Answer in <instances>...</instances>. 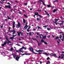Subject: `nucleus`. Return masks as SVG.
I'll list each match as a JSON object with an SVG mask.
<instances>
[{
  "mask_svg": "<svg viewBox=\"0 0 64 64\" xmlns=\"http://www.w3.org/2000/svg\"><path fill=\"white\" fill-rule=\"evenodd\" d=\"M40 42H42V43H43V42H44V43L45 41H44V40H41Z\"/></svg>",
  "mask_w": 64,
  "mask_h": 64,
  "instance_id": "nucleus-27",
  "label": "nucleus"
},
{
  "mask_svg": "<svg viewBox=\"0 0 64 64\" xmlns=\"http://www.w3.org/2000/svg\"><path fill=\"white\" fill-rule=\"evenodd\" d=\"M55 20V22L53 21V23H56V19L54 20Z\"/></svg>",
  "mask_w": 64,
  "mask_h": 64,
  "instance_id": "nucleus-40",
  "label": "nucleus"
},
{
  "mask_svg": "<svg viewBox=\"0 0 64 64\" xmlns=\"http://www.w3.org/2000/svg\"><path fill=\"white\" fill-rule=\"evenodd\" d=\"M49 59H50V58H49V57H48L47 58V60H49Z\"/></svg>",
  "mask_w": 64,
  "mask_h": 64,
  "instance_id": "nucleus-35",
  "label": "nucleus"
},
{
  "mask_svg": "<svg viewBox=\"0 0 64 64\" xmlns=\"http://www.w3.org/2000/svg\"><path fill=\"white\" fill-rule=\"evenodd\" d=\"M12 11H14V12H15V10L14 11V10H12V9L10 11L11 12H12Z\"/></svg>",
  "mask_w": 64,
  "mask_h": 64,
  "instance_id": "nucleus-37",
  "label": "nucleus"
},
{
  "mask_svg": "<svg viewBox=\"0 0 64 64\" xmlns=\"http://www.w3.org/2000/svg\"><path fill=\"white\" fill-rule=\"evenodd\" d=\"M10 39L12 40H13L14 39V38L13 37H10Z\"/></svg>",
  "mask_w": 64,
  "mask_h": 64,
  "instance_id": "nucleus-34",
  "label": "nucleus"
},
{
  "mask_svg": "<svg viewBox=\"0 0 64 64\" xmlns=\"http://www.w3.org/2000/svg\"><path fill=\"white\" fill-rule=\"evenodd\" d=\"M58 24H59V25H62V23H58Z\"/></svg>",
  "mask_w": 64,
  "mask_h": 64,
  "instance_id": "nucleus-47",
  "label": "nucleus"
},
{
  "mask_svg": "<svg viewBox=\"0 0 64 64\" xmlns=\"http://www.w3.org/2000/svg\"><path fill=\"white\" fill-rule=\"evenodd\" d=\"M18 51H20V52H21V51H22V50L20 49Z\"/></svg>",
  "mask_w": 64,
  "mask_h": 64,
  "instance_id": "nucleus-62",
  "label": "nucleus"
},
{
  "mask_svg": "<svg viewBox=\"0 0 64 64\" xmlns=\"http://www.w3.org/2000/svg\"><path fill=\"white\" fill-rule=\"evenodd\" d=\"M24 49V50H26V48L24 46H22V48H20V50H21V49Z\"/></svg>",
  "mask_w": 64,
  "mask_h": 64,
  "instance_id": "nucleus-5",
  "label": "nucleus"
},
{
  "mask_svg": "<svg viewBox=\"0 0 64 64\" xmlns=\"http://www.w3.org/2000/svg\"><path fill=\"white\" fill-rule=\"evenodd\" d=\"M5 1V0H3V1L2 2H1V3L2 4H3V1Z\"/></svg>",
  "mask_w": 64,
  "mask_h": 64,
  "instance_id": "nucleus-21",
  "label": "nucleus"
},
{
  "mask_svg": "<svg viewBox=\"0 0 64 64\" xmlns=\"http://www.w3.org/2000/svg\"><path fill=\"white\" fill-rule=\"evenodd\" d=\"M27 3H25L24 4L25 5H27Z\"/></svg>",
  "mask_w": 64,
  "mask_h": 64,
  "instance_id": "nucleus-55",
  "label": "nucleus"
},
{
  "mask_svg": "<svg viewBox=\"0 0 64 64\" xmlns=\"http://www.w3.org/2000/svg\"><path fill=\"white\" fill-rule=\"evenodd\" d=\"M57 42L58 43V44H59V43H60V42H59V41H57Z\"/></svg>",
  "mask_w": 64,
  "mask_h": 64,
  "instance_id": "nucleus-59",
  "label": "nucleus"
},
{
  "mask_svg": "<svg viewBox=\"0 0 64 64\" xmlns=\"http://www.w3.org/2000/svg\"><path fill=\"white\" fill-rule=\"evenodd\" d=\"M19 14H20V15H22V14L20 12L19 13Z\"/></svg>",
  "mask_w": 64,
  "mask_h": 64,
  "instance_id": "nucleus-56",
  "label": "nucleus"
},
{
  "mask_svg": "<svg viewBox=\"0 0 64 64\" xmlns=\"http://www.w3.org/2000/svg\"><path fill=\"white\" fill-rule=\"evenodd\" d=\"M45 44H46V45H47V44H48V43L47 42H44Z\"/></svg>",
  "mask_w": 64,
  "mask_h": 64,
  "instance_id": "nucleus-33",
  "label": "nucleus"
},
{
  "mask_svg": "<svg viewBox=\"0 0 64 64\" xmlns=\"http://www.w3.org/2000/svg\"><path fill=\"white\" fill-rule=\"evenodd\" d=\"M26 55H30V54L29 53L27 54V53H26Z\"/></svg>",
  "mask_w": 64,
  "mask_h": 64,
  "instance_id": "nucleus-28",
  "label": "nucleus"
},
{
  "mask_svg": "<svg viewBox=\"0 0 64 64\" xmlns=\"http://www.w3.org/2000/svg\"><path fill=\"white\" fill-rule=\"evenodd\" d=\"M8 8H9V9H11V6L8 5Z\"/></svg>",
  "mask_w": 64,
  "mask_h": 64,
  "instance_id": "nucleus-22",
  "label": "nucleus"
},
{
  "mask_svg": "<svg viewBox=\"0 0 64 64\" xmlns=\"http://www.w3.org/2000/svg\"><path fill=\"white\" fill-rule=\"evenodd\" d=\"M46 14H47V16H48L49 17H50V15H49V14H48V13Z\"/></svg>",
  "mask_w": 64,
  "mask_h": 64,
  "instance_id": "nucleus-39",
  "label": "nucleus"
},
{
  "mask_svg": "<svg viewBox=\"0 0 64 64\" xmlns=\"http://www.w3.org/2000/svg\"><path fill=\"white\" fill-rule=\"evenodd\" d=\"M36 51L37 52H39V50H36Z\"/></svg>",
  "mask_w": 64,
  "mask_h": 64,
  "instance_id": "nucleus-48",
  "label": "nucleus"
},
{
  "mask_svg": "<svg viewBox=\"0 0 64 64\" xmlns=\"http://www.w3.org/2000/svg\"><path fill=\"white\" fill-rule=\"evenodd\" d=\"M60 18H61V19H62V18H63V17H62V16H61L60 17Z\"/></svg>",
  "mask_w": 64,
  "mask_h": 64,
  "instance_id": "nucleus-63",
  "label": "nucleus"
},
{
  "mask_svg": "<svg viewBox=\"0 0 64 64\" xmlns=\"http://www.w3.org/2000/svg\"><path fill=\"white\" fill-rule=\"evenodd\" d=\"M15 21H14L13 24V25H15Z\"/></svg>",
  "mask_w": 64,
  "mask_h": 64,
  "instance_id": "nucleus-44",
  "label": "nucleus"
},
{
  "mask_svg": "<svg viewBox=\"0 0 64 64\" xmlns=\"http://www.w3.org/2000/svg\"><path fill=\"white\" fill-rule=\"evenodd\" d=\"M37 35H39L40 36V34H39V32L36 33Z\"/></svg>",
  "mask_w": 64,
  "mask_h": 64,
  "instance_id": "nucleus-53",
  "label": "nucleus"
},
{
  "mask_svg": "<svg viewBox=\"0 0 64 64\" xmlns=\"http://www.w3.org/2000/svg\"><path fill=\"white\" fill-rule=\"evenodd\" d=\"M58 0H56L54 1V3H55V2H58Z\"/></svg>",
  "mask_w": 64,
  "mask_h": 64,
  "instance_id": "nucleus-38",
  "label": "nucleus"
},
{
  "mask_svg": "<svg viewBox=\"0 0 64 64\" xmlns=\"http://www.w3.org/2000/svg\"><path fill=\"white\" fill-rule=\"evenodd\" d=\"M7 18H8V20H9V19H10V20H11V18L9 17V16H7Z\"/></svg>",
  "mask_w": 64,
  "mask_h": 64,
  "instance_id": "nucleus-18",
  "label": "nucleus"
},
{
  "mask_svg": "<svg viewBox=\"0 0 64 64\" xmlns=\"http://www.w3.org/2000/svg\"><path fill=\"white\" fill-rule=\"evenodd\" d=\"M32 35H34V33L33 32H32Z\"/></svg>",
  "mask_w": 64,
  "mask_h": 64,
  "instance_id": "nucleus-57",
  "label": "nucleus"
},
{
  "mask_svg": "<svg viewBox=\"0 0 64 64\" xmlns=\"http://www.w3.org/2000/svg\"><path fill=\"white\" fill-rule=\"evenodd\" d=\"M50 64V62L49 61H48L47 62V63H46V64Z\"/></svg>",
  "mask_w": 64,
  "mask_h": 64,
  "instance_id": "nucleus-15",
  "label": "nucleus"
},
{
  "mask_svg": "<svg viewBox=\"0 0 64 64\" xmlns=\"http://www.w3.org/2000/svg\"><path fill=\"white\" fill-rule=\"evenodd\" d=\"M10 50L11 51H12L13 50V48H10Z\"/></svg>",
  "mask_w": 64,
  "mask_h": 64,
  "instance_id": "nucleus-51",
  "label": "nucleus"
},
{
  "mask_svg": "<svg viewBox=\"0 0 64 64\" xmlns=\"http://www.w3.org/2000/svg\"><path fill=\"white\" fill-rule=\"evenodd\" d=\"M47 30H48V31L50 30V28H47Z\"/></svg>",
  "mask_w": 64,
  "mask_h": 64,
  "instance_id": "nucleus-42",
  "label": "nucleus"
},
{
  "mask_svg": "<svg viewBox=\"0 0 64 64\" xmlns=\"http://www.w3.org/2000/svg\"><path fill=\"white\" fill-rule=\"evenodd\" d=\"M56 55V54H54L52 53L51 54H50V56H54V55Z\"/></svg>",
  "mask_w": 64,
  "mask_h": 64,
  "instance_id": "nucleus-10",
  "label": "nucleus"
},
{
  "mask_svg": "<svg viewBox=\"0 0 64 64\" xmlns=\"http://www.w3.org/2000/svg\"><path fill=\"white\" fill-rule=\"evenodd\" d=\"M54 56H55V57H56V58H58V56H57L56 55H54Z\"/></svg>",
  "mask_w": 64,
  "mask_h": 64,
  "instance_id": "nucleus-46",
  "label": "nucleus"
},
{
  "mask_svg": "<svg viewBox=\"0 0 64 64\" xmlns=\"http://www.w3.org/2000/svg\"><path fill=\"white\" fill-rule=\"evenodd\" d=\"M22 11H24V12H26V11L24 10H22Z\"/></svg>",
  "mask_w": 64,
  "mask_h": 64,
  "instance_id": "nucleus-61",
  "label": "nucleus"
},
{
  "mask_svg": "<svg viewBox=\"0 0 64 64\" xmlns=\"http://www.w3.org/2000/svg\"><path fill=\"white\" fill-rule=\"evenodd\" d=\"M26 26H24V28H26V27H28V25H27V24H26Z\"/></svg>",
  "mask_w": 64,
  "mask_h": 64,
  "instance_id": "nucleus-25",
  "label": "nucleus"
},
{
  "mask_svg": "<svg viewBox=\"0 0 64 64\" xmlns=\"http://www.w3.org/2000/svg\"><path fill=\"white\" fill-rule=\"evenodd\" d=\"M20 58V57H16V58L15 59H16V60H17V61H18V60H19V59Z\"/></svg>",
  "mask_w": 64,
  "mask_h": 64,
  "instance_id": "nucleus-8",
  "label": "nucleus"
},
{
  "mask_svg": "<svg viewBox=\"0 0 64 64\" xmlns=\"http://www.w3.org/2000/svg\"><path fill=\"white\" fill-rule=\"evenodd\" d=\"M34 14L35 15L34 16V18H36V17H35V15H36V16H39L40 17H41V18H43V17L42 16H40V14H38V12L35 13Z\"/></svg>",
  "mask_w": 64,
  "mask_h": 64,
  "instance_id": "nucleus-2",
  "label": "nucleus"
},
{
  "mask_svg": "<svg viewBox=\"0 0 64 64\" xmlns=\"http://www.w3.org/2000/svg\"><path fill=\"white\" fill-rule=\"evenodd\" d=\"M29 35H30V36H32V35L31 34V32H30L29 33Z\"/></svg>",
  "mask_w": 64,
  "mask_h": 64,
  "instance_id": "nucleus-41",
  "label": "nucleus"
},
{
  "mask_svg": "<svg viewBox=\"0 0 64 64\" xmlns=\"http://www.w3.org/2000/svg\"><path fill=\"white\" fill-rule=\"evenodd\" d=\"M63 33H64V32H60V34H63Z\"/></svg>",
  "mask_w": 64,
  "mask_h": 64,
  "instance_id": "nucleus-58",
  "label": "nucleus"
},
{
  "mask_svg": "<svg viewBox=\"0 0 64 64\" xmlns=\"http://www.w3.org/2000/svg\"><path fill=\"white\" fill-rule=\"evenodd\" d=\"M57 11V10L55 9L54 10H53V12L54 13L56 12Z\"/></svg>",
  "mask_w": 64,
  "mask_h": 64,
  "instance_id": "nucleus-17",
  "label": "nucleus"
},
{
  "mask_svg": "<svg viewBox=\"0 0 64 64\" xmlns=\"http://www.w3.org/2000/svg\"><path fill=\"white\" fill-rule=\"evenodd\" d=\"M43 50H38V52H43Z\"/></svg>",
  "mask_w": 64,
  "mask_h": 64,
  "instance_id": "nucleus-11",
  "label": "nucleus"
},
{
  "mask_svg": "<svg viewBox=\"0 0 64 64\" xmlns=\"http://www.w3.org/2000/svg\"><path fill=\"white\" fill-rule=\"evenodd\" d=\"M62 35L63 36V38L62 39V41H64V34H62Z\"/></svg>",
  "mask_w": 64,
  "mask_h": 64,
  "instance_id": "nucleus-9",
  "label": "nucleus"
},
{
  "mask_svg": "<svg viewBox=\"0 0 64 64\" xmlns=\"http://www.w3.org/2000/svg\"><path fill=\"white\" fill-rule=\"evenodd\" d=\"M24 17H26V18H28V16L27 15H25V14H24Z\"/></svg>",
  "mask_w": 64,
  "mask_h": 64,
  "instance_id": "nucleus-19",
  "label": "nucleus"
},
{
  "mask_svg": "<svg viewBox=\"0 0 64 64\" xmlns=\"http://www.w3.org/2000/svg\"><path fill=\"white\" fill-rule=\"evenodd\" d=\"M23 22L24 23H26V20L24 19H23Z\"/></svg>",
  "mask_w": 64,
  "mask_h": 64,
  "instance_id": "nucleus-12",
  "label": "nucleus"
},
{
  "mask_svg": "<svg viewBox=\"0 0 64 64\" xmlns=\"http://www.w3.org/2000/svg\"><path fill=\"white\" fill-rule=\"evenodd\" d=\"M13 26L12 27L13 28V29H14V28H15V25L14 24H13Z\"/></svg>",
  "mask_w": 64,
  "mask_h": 64,
  "instance_id": "nucleus-16",
  "label": "nucleus"
},
{
  "mask_svg": "<svg viewBox=\"0 0 64 64\" xmlns=\"http://www.w3.org/2000/svg\"><path fill=\"white\" fill-rule=\"evenodd\" d=\"M3 26H0V28H3Z\"/></svg>",
  "mask_w": 64,
  "mask_h": 64,
  "instance_id": "nucleus-64",
  "label": "nucleus"
},
{
  "mask_svg": "<svg viewBox=\"0 0 64 64\" xmlns=\"http://www.w3.org/2000/svg\"><path fill=\"white\" fill-rule=\"evenodd\" d=\"M42 2L43 5H44V6H46V4H45V3H44V2Z\"/></svg>",
  "mask_w": 64,
  "mask_h": 64,
  "instance_id": "nucleus-24",
  "label": "nucleus"
},
{
  "mask_svg": "<svg viewBox=\"0 0 64 64\" xmlns=\"http://www.w3.org/2000/svg\"><path fill=\"white\" fill-rule=\"evenodd\" d=\"M29 49L30 51H34V49L32 48V46H31L30 48Z\"/></svg>",
  "mask_w": 64,
  "mask_h": 64,
  "instance_id": "nucleus-6",
  "label": "nucleus"
},
{
  "mask_svg": "<svg viewBox=\"0 0 64 64\" xmlns=\"http://www.w3.org/2000/svg\"><path fill=\"white\" fill-rule=\"evenodd\" d=\"M26 55V53H25L22 54V56H23V55Z\"/></svg>",
  "mask_w": 64,
  "mask_h": 64,
  "instance_id": "nucleus-54",
  "label": "nucleus"
},
{
  "mask_svg": "<svg viewBox=\"0 0 64 64\" xmlns=\"http://www.w3.org/2000/svg\"><path fill=\"white\" fill-rule=\"evenodd\" d=\"M8 32H13L12 33V34H15L16 32V31H15V30H12L11 31L8 30Z\"/></svg>",
  "mask_w": 64,
  "mask_h": 64,
  "instance_id": "nucleus-3",
  "label": "nucleus"
},
{
  "mask_svg": "<svg viewBox=\"0 0 64 64\" xmlns=\"http://www.w3.org/2000/svg\"><path fill=\"white\" fill-rule=\"evenodd\" d=\"M21 25V24H20V23H19V22H18V25L17 26V27H18V28H19L20 27V25Z\"/></svg>",
  "mask_w": 64,
  "mask_h": 64,
  "instance_id": "nucleus-4",
  "label": "nucleus"
},
{
  "mask_svg": "<svg viewBox=\"0 0 64 64\" xmlns=\"http://www.w3.org/2000/svg\"><path fill=\"white\" fill-rule=\"evenodd\" d=\"M46 36H43V39H45V38H46Z\"/></svg>",
  "mask_w": 64,
  "mask_h": 64,
  "instance_id": "nucleus-23",
  "label": "nucleus"
},
{
  "mask_svg": "<svg viewBox=\"0 0 64 64\" xmlns=\"http://www.w3.org/2000/svg\"><path fill=\"white\" fill-rule=\"evenodd\" d=\"M37 11H38L39 12H41V10H38Z\"/></svg>",
  "mask_w": 64,
  "mask_h": 64,
  "instance_id": "nucleus-50",
  "label": "nucleus"
},
{
  "mask_svg": "<svg viewBox=\"0 0 64 64\" xmlns=\"http://www.w3.org/2000/svg\"><path fill=\"white\" fill-rule=\"evenodd\" d=\"M47 6L48 8H49L50 7H51V6H50V4H48L47 5Z\"/></svg>",
  "mask_w": 64,
  "mask_h": 64,
  "instance_id": "nucleus-14",
  "label": "nucleus"
},
{
  "mask_svg": "<svg viewBox=\"0 0 64 64\" xmlns=\"http://www.w3.org/2000/svg\"><path fill=\"white\" fill-rule=\"evenodd\" d=\"M42 54H44V55H47V52H45V53H43Z\"/></svg>",
  "mask_w": 64,
  "mask_h": 64,
  "instance_id": "nucleus-26",
  "label": "nucleus"
},
{
  "mask_svg": "<svg viewBox=\"0 0 64 64\" xmlns=\"http://www.w3.org/2000/svg\"><path fill=\"white\" fill-rule=\"evenodd\" d=\"M45 13H46V14L48 13V12H47V11H45Z\"/></svg>",
  "mask_w": 64,
  "mask_h": 64,
  "instance_id": "nucleus-60",
  "label": "nucleus"
},
{
  "mask_svg": "<svg viewBox=\"0 0 64 64\" xmlns=\"http://www.w3.org/2000/svg\"><path fill=\"white\" fill-rule=\"evenodd\" d=\"M36 20L37 21H39V20H40V18H37Z\"/></svg>",
  "mask_w": 64,
  "mask_h": 64,
  "instance_id": "nucleus-30",
  "label": "nucleus"
},
{
  "mask_svg": "<svg viewBox=\"0 0 64 64\" xmlns=\"http://www.w3.org/2000/svg\"><path fill=\"white\" fill-rule=\"evenodd\" d=\"M54 39H56V40H57V39H59V37H58V36H56V38H54Z\"/></svg>",
  "mask_w": 64,
  "mask_h": 64,
  "instance_id": "nucleus-13",
  "label": "nucleus"
},
{
  "mask_svg": "<svg viewBox=\"0 0 64 64\" xmlns=\"http://www.w3.org/2000/svg\"><path fill=\"white\" fill-rule=\"evenodd\" d=\"M64 54H61V59H63L64 58V56H63Z\"/></svg>",
  "mask_w": 64,
  "mask_h": 64,
  "instance_id": "nucleus-7",
  "label": "nucleus"
},
{
  "mask_svg": "<svg viewBox=\"0 0 64 64\" xmlns=\"http://www.w3.org/2000/svg\"><path fill=\"white\" fill-rule=\"evenodd\" d=\"M13 56L14 58V59H15V58H16L15 57H16V55H14V56Z\"/></svg>",
  "mask_w": 64,
  "mask_h": 64,
  "instance_id": "nucleus-32",
  "label": "nucleus"
},
{
  "mask_svg": "<svg viewBox=\"0 0 64 64\" xmlns=\"http://www.w3.org/2000/svg\"><path fill=\"white\" fill-rule=\"evenodd\" d=\"M62 37V36H61V34L60 35V38L61 39V38Z\"/></svg>",
  "mask_w": 64,
  "mask_h": 64,
  "instance_id": "nucleus-43",
  "label": "nucleus"
},
{
  "mask_svg": "<svg viewBox=\"0 0 64 64\" xmlns=\"http://www.w3.org/2000/svg\"><path fill=\"white\" fill-rule=\"evenodd\" d=\"M17 33H18V36H20V33H19V32H17Z\"/></svg>",
  "mask_w": 64,
  "mask_h": 64,
  "instance_id": "nucleus-20",
  "label": "nucleus"
},
{
  "mask_svg": "<svg viewBox=\"0 0 64 64\" xmlns=\"http://www.w3.org/2000/svg\"><path fill=\"white\" fill-rule=\"evenodd\" d=\"M13 35V37H13V38H14V37H15V36H14V34H12Z\"/></svg>",
  "mask_w": 64,
  "mask_h": 64,
  "instance_id": "nucleus-52",
  "label": "nucleus"
},
{
  "mask_svg": "<svg viewBox=\"0 0 64 64\" xmlns=\"http://www.w3.org/2000/svg\"><path fill=\"white\" fill-rule=\"evenodd\" d=\"M8 6H5V7H6V8H8Z\"/></svg>",
  "mask_w": 64,
  "mask_h": 64,
  "instance_id": "nucleus-36",
  "label": "nucleus"
},
{
  "mask_svg": "<svg viewBox=\"0 0 64 64\" xmlns=\"http://www.w3.org/2000/svg\"><path fill=\"white\" fill-rule=\"evenodd\" d=\"M29 29H28V28L26 30L28 32H29Z\"/></svg>",
  "mask_w": 64,
  "mask_h": 64,
  "instance_id": "nucleus-45",
  "label": "nucleus"
},
{
  "mask_svg": "<svg viewBox=\"0 0 64 64\" xmlns=\"http://www.w3.org/2000/svg\"><path fill=\"white\" fill-rule=\"evenodd\" d=\"M6 40L8 41V42H7L6 40L5 41V42H4V43L2 44V46H3V47H4L5 46L4 45H6L7 44H9V43H12L9 40V39H8L7 37H6Z\"/></svg>",
  "mask_w": 64,
  "mask_h": 64,
  "instance_id": "nucleus-1",
  "label": "nucleus"
},
{
  "mask_svg": "<svg viewBox=\"0 0 64 64\" xmlns=\"http://www.w3.org/2000/svg\"><path fill=\"white\" fill-rule=\"evenodd\" d=\"M30 28H31V26H29L28 29H30Z\"/></svg>",
  "mask_w": 64,
  "mask_h": 64,
  "instance_id": "nucleus-49",
  "label": "nucleus"
},
{
  "mask_svg": "<svg viewBox=\"0 0 64 64\" xmlns=\"http://www.w3.org/2000/svg\"><path fill=\"white\" fill-rule=\"evenodd\" d=\"M37 28H38L39 29H41V28H40V27L39 26H37Z\"/></svg>",
  "mask_w": 64,
  "mask_h": 64,
  "instance_id": "nucleus-29",
  "label": "nucleus"
},
{
  "mask_svg": "<svg viewBox=\"0 0 64 64\" xmlns=\"http://www.w3.org/2000/svg\"><path fill=\"white\" fill-rule=\"evenodd\" d=\"M47 26L48 27V25H46V26H43V27H44L45 28H47Z\"/></svg>",
  "mask_w": 64,
  "mask_h": 64,
  "instance_id": "nucleus-31",
  "label": "nucleus"
}]
</instances>
